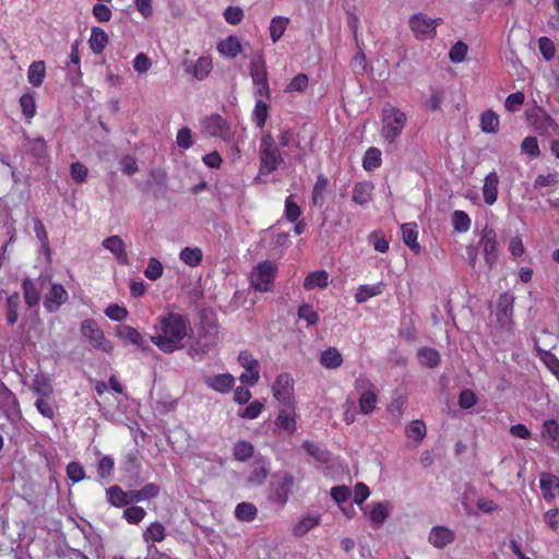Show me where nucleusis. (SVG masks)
<instances>
[{"label": "nucleus", "instance_id": "22", "mask_svg": "<svg viewBox=\"0 0 559 559\" xmlns=\"http://www.w3.org/2000/svg\"><path fill=\"white\" fill-rule=\"evenodd\" d=\"M103 247L109 250L120 264H128L126 245L119 236H110L103 241Z\"/></svg>", "mask_w": 559, "mask_h": 559}, {"label": "nucleus", "instance_id": "62", "mask_svg": "<svg viewBox=\"0 0 559 559\" xmlns=\"http://www.w3.org/2000/svg\"><path fill=\"white\" fill-rule=\"evenodd\" d=\"M264 408V404L259 400H254L249 403L242 411L239 412V416L245 419H255L260 416Z\"/></svg>", "mask_w": 559, "mask_h": 559}, {"label": "nucleus", "instance_id": "4", "mask_svg": "<svg viewBox=\"0 0 559 559\" xmlns=\"http://www.w3.org/2000/svg\"><path fill=\"white\" fill-rule=\"evenodd\" d=\"M277 271L278 269L274 261L264 260L259 262L250 272V287L260 293L271 292Z\"/></svg>", "mask_w": 559, "mask_h": 559}, {"label": "nucleus", "instance_id": "12", "mask_svg": "<svg viewBox=\"0 0 559 559\" xmlns=\"http://www.w3.org/2000/svg\"><path fill=\"white\" fill-rule=\"evenodd\" d=\"M513 306L514 297L509 293H503L499 296L497 302V321L502 329H510L513 324Z\"/></svg>", "mask_w": 559, "mask_h": 559}, {"label": "nucleus", "instance_id": "45", "mask_svg": "<svg viewBox=\"0 0 559 559\" xmlns=\"http://www.w3.org/2000/svg\"><path fill=\"white\" fill-rule=\"evenodd\" d=\"M117 335L120 338H122L133 345L142 346L144 344L143 335L136 329H134L130 325L119 326L118 331H117Z\"/></svg>", "mask_w": 559, "mask_h": 559}, {"label": "nucleus", "instance_id": "50", "mask_svg": "<svg viewBox=\"0 0 559 559\" xmlns=\"http://www.w3.org/2000/svg\"><path fill=\"white\" fill-rule=\"evenodd\" d=\"M302 448L309 455H311L319 462L325 463L329 461L330 453L325 448H322L310 440H305L302 442Z\"/></svg>", "mask_w": 559, "mask_h": 559}, {"label": "nucleus", "instance_id": "13", "mask_svg": "<svg viewBox=\"0 0 559 559\" xmlns=\"http://www.w3.org/2000/svg\"><path fill=\"white\" fill-rule=\"evenodd\" d=\"M296 419V405L285 406V408L280 409L274 420V425L280 432H285L288 436H293L297 430Z\"/></svg>", "mask_w": 559, "mask_h": 559}, {"label": "nucleus", "instance_id": "44", "mask_svg": "<svg viewBox=\"0 0 559 559\" xmlns=\"http://www.w3.org/2000/svg\"><path fill=\"white\" fill-rule=\"evenodd\" d=\"M108 501L110 504L122 508L129 504V493L123 491L118 485H114L107 489Z\"/></svg>", "mask_w": 559, "mask_h": 559}, {"label": "nucleus", "instance_id": "14", "mask_svg": "<svg viewBox=\"0 0 559 559\" xmlns=\"http://www.w3.org/2000/svg\"><path fill=\"white\" fill-rule=\"evenodd\" d=\"M479 246L483 248L484 258L489 269H492L498 260L497 235L493 229H484Z\"/></svg>", "mask_w": 559, "mask_h": 559}, {"label": "nucleus", "instance_id": "56", "mask_svg": "<svg viewBox=\"0 0 559 559\" xmlns=\"http://www.w3.org/2000/svg\"><path fill=\"white\" fill-rule=\"evenodd\" d=\"M389 516V504L385 502H379L372 506L369 513V519L374 524H382Z\"/></svg>", "mask_w": 559, "mask_h": 559}, {"label": "nucleus", "instance_id": "25", "mask_svg": "<svg viewBox=\"0 0 559 559\" xmlns=\"http://www.w3.org/2000/svg\"><path fill=\"white\" fill-rule=\"evenodd\" d=\"M217 51L223 56L236 58L242 51V46L237 36L229 35L225 39L218 41Z\"/></svg>", "mask_w": 559, "mask_h": 559}, {"label": "nucleus", "instance_id": "10", "mask_svg": "<svg viewBox=\"0 0 559 559\" xmlns=\"http://www.w3.org/2000/svg\"><path fill=\"white\" fill-rule=\"evenodd\" d=\"M238 361L247 371L240 376V381L251 386L258 383L260 379V364L255 358H253L251 353L248 350L240 352L238 355Z\"/></svg>", "mask_w": 559, "mask_h": 559}, {"label": "nucleus", "instance_id": "58", "mask_svg": "<svg viewBox=\"0 0 559 559\" xmlns=\"http://www.w3.org/2000/svg\"><path fill=\"white\" fill-rule=\"evenodd\" d=\"M164 266L162 262L156 258H150L146 269L144 270V275L150 281H157L163 276Z\"/></svg>", "mask_w": 559, "mask_h": 559}, {"label": "nucleus", "instance_id": "17", "mask_svg": "<svg viewBox=\"0 0 559 559\" xmlns=\"http://www.w3.org/2000/svg\"><path fill=\"white\" fill-rule=\"evenodd\" d=\"M40 280L41 278H38V281H34L27 277L22 281L24 301L28 308L38 306L40 301L43 288V282H40Z\"/></svg>", "mask_w": 559, "mask_h": 559}, {"label": "nucleus", "instance_id": "42", "mask_svg": "<svg viewBox=\"0 0 559 559\" xmlns=\"http://www.w3.org/2000/svg\"><path fill=\"white\" fill-rule=\"evenodd\" d=\"M269 104L263 99H257L252 111V120L260 129L264 128L269 118Z\"/></svg>", "mask_w": 559, "mask_h": 559}, {"label": "nucleus", "instance_id": "53", "mask_svg": "<svg viewBox=\"0 0 559 559\" xmlns=\"http://www.w3.org/2000/svg\"><path fill=\"white\" fill-rule=\"evenodd\" d=\"M426 424L420 419L411 421V424L405 428V435L408 438H413L417 441H421L426 437Z\"/></svg>", "mask_w": 559, "mask_h": 559}, {"label": "nucleus", "instance_id": "48", "mask_svg": "<svg viewBox=\"0 0 559 559\" xmlns=\"http://www.w3.org/2000/svg\"><path fill=\"white\" fill-rule=\"evenodd\" d=\"M26 151L33 157L40 159L47 154V143L43 136L27 140Z\"/></svg>", "mask_w": 559, "mask_h": 559}, {"label": "nucleus", "instance_id": "24", "mask_svg": "<svg viewBox=\"0 0 559 559\" xmlns=\"http://www.w3.org/2000/svg\"><path fill=\"white\" fill-rule=\"evenodd\" d=\"M206 324L209 325L207 331L197 341V346L203 354L209 353L215 346L218 333V325L215 322L207 321Z\"/></svg>", "mask_w": 559, "mask_h": 559}, {"label": "nucleus", "instance_id": "8", "mask_svg": "<svg viewBox=\"0 0 559 559\" xmlns=\"http://www.w3.org/2000/svg\"><path fill=\"white\" fill-rule=\"evenodd\" d=\"M272 393L275 400H277L284 406L296 405L294 379L288 372L280 373L273 384Z\"/></svg>", "mask_w": 559, "mask_h": 559}, {"label": "nucleus", "instance_id": "57", "mask_svg": "<svg viewBox=\"0 0 559 559\" xmlns=\"http://www.w3.org/2000/svg\"><path fill=\"white\" fill-rule=\"evenodd\" d=\"M309 85V78L305 73H299L294 76L285 87V93L299 92L304 93Z\"/></svg>", "mask_w": 559, "mask_h": 559}, {"label": "nucleus", "instance_id": "51", "mask_svg": "<svg viewBox=\"0 0 559 559\" xmlns=\"http://www.w3.org/2000/svg\"><path fill=\"white\" fill-rule=\"evenodd\" d=\"M539 486L545 498H552L554 495L551 493V489H559V477L549 473H544L540 476Z\"/></svg>", "mask_w": 559, "mask_h": 559}, {"label": "nucleus", "instance_id": "7", "mask_svg": "<svg viewBox=\"0 0 559 559\" xmlns=\"http://www.w3.org/2000/svg\"><path fill=\"white\" fill-rule=\"evenodd\" d=\"M81 333L94 348L108 354L112 352L114 346L111 342L105 337L103 330L94 319L82 321Z\"/></svg>", "mask_w": 559, "mask_h": 559}, {"label": "nucleus", "instance_id": "49", "mask_svg": "<svg viewBox=\"0 0 559 559\" xmlns=\"http://www.w3.org/2000/svg\"><path fill=\"white\" fill-rule=\"evenodd\" d=\"M289 24V19L285 16H274L270 24V37L273 43H276L284 35V32Z\"/></svg>", "mask_w": 559, "mask_h": 559}, {"label": "nucleus", "instance_id": "1", "mask_svg": "<svg viewBox=\"0 0 559 559\" xmlns=\"http://www.w3.org/2000/svg\"><path fill=\"white\" fill-rule=\"evenodd\" d=\"M192 331L188 316L168 311L157 317L151 342L163 353L171 354L185 347V340Z\"/></svg>", "mask_w": 559, "mask_h": 559}, {"label": "nucleus", "instance_id": "31", "mask_svg": "<svg viewBox=\"0 0 559 559\" xmlns=\"http://www.w3.org/2000/svg\"><path fill=\"white\" fill-rule=\"evenodd\" d=\"M320 364L325 369H337L343 364V356L336 347H329L321 353Z\"/></svg>", "mask_w": 559, "mask_h": 559}, {"label": "nucleus", "instance_id": "40", "mask_svg": "<svg viewBox=\"0 0 559 559\" xmlns=\"http://www.w3.org/2000/svg\"><path fill=\"white\" fill-rule=\"evenodd\" d=\"M420 364L428 368H436L440 364V354L431 347H421L417 350Z\"/></svg>", "mask_w": 559, "mask_h": 559}, {"label": "nucleus", "instance_id": "64", "mask_svg": "<svg viewBox=\"0 0 559 559\" xmlns=\"http://www.w3.org/2000/svg\"><path fill=\"white\" fill-rule=\"evenodd\" d=\"M468 47L467 45L459 40L456 41L449 51V58L454 63H460L464 61L466 55H467Z\"/></svg>", "mask_w": 559, "mask_h": 559}, {"label": "nucleus", "instance_id": "2", "mask_svg": "<svg viewBox=\"0 0 559 559\" xmlns=\"http://www.w3.org/2000/svg\"><path fill=\"white\" fill-rule=\"evenodd\" d=\"M381 136L389 143H394L406 127L407 116L391 103H384L381 110Z\"/></svg>", "mask_w": 559, "mask_h": 559}, {"label": "nucleus", "instance_id": "60", "mask_svg": "<svg viewBox=\"0 0 559 559\" xmlns=\"http://www.w3.org/2000/svg\"><path fill=\"white\" fill-rule=\"evenodd\" d=\"M542 438L555 442L559 438V425L555 419L545 420L542 426Z\"/></svg>", "mask_w": 559, "mask_h": 559}, {"label": "nucleus", "instance_id": "54", "mask_svg": "<svg viewBox=\"0 0 559 559\" xmlns=\"http://www.w3.org/2000/svg\"><path fill=\"white\" fill-rule=\"evenodd\" d=\"M33 223H34V233H35L37 239L40 241L43 250L47 254H50L49 238H48V233L46 230L45 225L38 217L33 218Z\"/></svg>", "mask_w": 559, "mask_h": 559}, {"label": "nucleus", "instance_id": "32", "mask_svg": "<svg viewBox=\"0 0 559 559\" xmlns=\"http://www.w3.org/2000/svg\"><path fill=\"white\" fill-rule=\"evenodd\" d=\"M20 304H21V297L17 292H14L7 298L5 317H7V323L10 326H13L19 320Z\"/></svg>", "mask_w": 559, "mask_h": 559}, {"label": "nucleus", "instance_id": "3", "mask_svg": "<svg viewBox=\"0 0 559 559\" xmlns=\"http://www.w3.org/2000/svg\"><path fill=\"white\" fill-rule=\"evenodd\" d=\"M259 160V173L261 175H270L274 173L284 163L283 155L270 132H265L261 136Z\"/></svg>", "mask_w": 559, "mask_h": 559}, {"label": "nucleus", "instance_id": "34", "mask_svg": "<svg viewBox=\"0 0 559 559\" xmlns=\"http://www.w3.org/2000/svg\"><path fill=\"white\" fill-rule=\"evenodd\" d=\"M479 126L485 133H497L499 131V116L492 110L487 109L480 115Z\"/></svg>", "mask_w": 559, "mask_h": 559}, {"label": "nucleus", "instance_id": "43", "mask_svg": "<svg viewBox=\"0 0 559 559\" xmlns=\"http://www.w3.org/2000/svg\"><path fill=\"white\" fill-rule=\"evenodd\" d=\"M258 515V509L253 503L240 502L236 506L235 516L241 522H252Z\"/></svg>", "mask_w": 559, "mask_h": 559}, {"label": "nucleus", "instance_id": "16", "mask_svg": "<svg viewBox=\"0 0 559 559\" xmlns=\"http://www.w3.org/2000/svg\"><path fill=\"white\" fill-rule=\"evenodd\" d=\"M204 131L215 138L225 139L229 134V126L221 115H212L203 121Z\"/></svg>", "mask_w": 559, "mask_h": 559}, {"label": "nucleus", "instance_id": "20", "mask_svg": "<svg viewBox=\"0 0 559 559\" xmlns=\"http://www.w3.org/2000/svg\"><path fill=\"white\" fill-rule=\"evenodd\" d=\"M185 66L186 72L192 74L199 81L205 80L213 70L212 58L209 56H202L194 63H185Z\"/></svg>", "mask_w": 559, "mask_h": 559}, {"label": "nucleus", "instance_id": "47", "mask_svg": "<svg viewBox=\"0 0 559 559\" xmlns=\"http://www.w3.org/2000/svg\"><path fill=\"white\" fill-rule=\"evenodd\" d=\"M32 390L38 394L39 397H49L52 394V386L46 374L35 376Z\"/></svg>", "mask_w": 559, "mask_h": 559}, {"label": "nucleus", "instance_id": "9", "mask_svg": "<svg viewBox=\"0 0 559 559\" xmlns=\"http://www.w3.org/2000/svg\"><path fill=\"white\" fill-rule=\"evenodd\" d=\"M295 485V478L292 474L285 473L278 483L271 485V492L269 499L280 508L286 506L289 495Z\"/></svg>", "mask_w": 559, "mask_h": 559}, {"label": "nucleus", "instance_id": "5", "mask_svg": "<svg viewBox=\"0 0 559 559\" xmlns=\"http://www.w3.org/2000/svg\"><path fill=\"white\" fill-rule=\"evenodd\" d=\"M250 76L255 87V96L269 99L271 97V91L267 81L266 64L262 55H257L250 60Z\"/></svg>", "mask_w": 559, "mask_h": 559}, {"label": "nucleus", "instance_id": "52", "mask_svg": "<svg viewBox=\"0 0 559 559\" xmlns=\"http://www.w3.org/2000/svg\"><path fill=\"white\" fill-rule=\"evenodd\" d=\"M452 225L455 231L466 233L471 228V218L462 210H456L452 214Z\"/></svg>", "mask_w": 559, "mask_h": 559}, {"label": "nucleus", "instance_id": "26", "mask_svg": "<svg viewBox=\"0 0 559 559\" xmlns=\"http://www.w3.org/2000/svg\"><path fill=\"white\" fill-rule=\"evenodd\" d=\"M108 43L109 37L103 28L98 26L92 27L88 44L94 53H102L105 50Z\"/></svg>", "mask_w": 559, "mask_h": 559}, {"label": "nucleus", "instance_id": "27", "mask_svg": "<svg viewBox=\"0 0 559 559\" xmlns=\"http://www.w3.org/2000/svg\"><path fill=\"white\" fill-rule=\"evenodd\" d=\"M373 185L369 181L357 182L353 188L352 199L356 204L365 205L372 199Z\"/></svg>", "mask_w": 559, "mask_h": 559}, {"label": "nucleus", "instance_id": "41", "mask_svg": "<svg viewBox=\"0 0 559 559\" xmlns=\"http://www.w3.org/2000/svg\"><path fill=\"white\" fill-rule=\"evenodd\" d=\"M382 153L378 147H369L362 158V167L365 170H373L381 166Z\"/></svg>", "mask_w": 559, "mask_h": 559}, {"label": "nucleus", "instance_id": "33", "mask_svg": "<svg viewBox=\"0 0 559 559\" xmlns=\"http://www.w3.org/2000/svg\"><path fill=\"white\" fill-rule=\"evenodd\" d=\"M378 404V392L376 390H370L367 392H361L358 397V406L359 412L364 415L371 414Z\"/></svg>", "mask_w": 559, "mask_h": 559}, {"label": "nucleus", "instance_id": "46", "mask_svg": "<svg viewBox=\"0 0 559 559\" xmlns=\"http://www.w3.org/2000/svg\"><path fill=\"white\" fill-rule=\"evenodd\" d=\"M382 294V283L374 285H360L355 294V300L357 304L366 302L369 298Z\"/></svg>", "mask_w": 559, "mask_h": 559}, {"label": "nucleus", "instance_id": "29", "mask_svg": "<svg viewBox=\"0 0 559 559\" xmlns=\"http://www.w3.org/2000/svg\"><path fill=\"white\" fill-rule=\"evenodd\" d=\"M402 234L404 243L415 253H419L421 250L420 245L417 241L418 230L416 223H406L402 225Z\"/></svg>", "mask_w": 559, "mask_h": 559}, {"label": "nucleus", "instance_id": "6", "mask_svg": "<svg viewBox=\"0 0 559 559\" xmlns=\"http://www.w3.org/2000/svg\"><path fill=\"white\" fill-rule=\"evenodd\" d=\"M442 19H432L425 13H416L409 17V27L418 40L432 39L437 35V26Z\"/></svg>", "mask_w": 559, "mask_h": 559}, {"label": "nucleus", "instance_id": "30", "mask_svg": "<svg viewBox=\"0 0 559 559\" xmlns=\"http://www.w3.org/2000/svg\"><path fill=\"white\" fill-rule=\"evenodd\" d=\"M329 285V274L324 270L309 273L304 281V288L312 290L314 288H325Z\"/></svg>", "mask_w": 559, "mask_h": 559}, {"label": "nucleus", "instance_id": "63", "mask_svg": "<svg viewBox=\"0 0 559 559\" xmlns=\"http://www.w3.org/2000/svg\"><path fill=\"white\" fill-rule=\"evenodd\" d=\"M146 515V511L142 507L131 506L124 509L123 518L130 524H139Z\"/></svg>", "mask_w": 559, "mask_h": 559}, {"label": "nucleus", "instance_id": "35", "mask_svg": "<svg viewBox=\"0 0 559 559\" xmlns=\"http://www.w3.org/2000/svg\"><path fill=\"white\" fill-rule=\"evenodd\" d=\"M179 259L188 266H199L203 261V252L199 247H186L179 253Z\"/></svg>", "mask_w": 559, "mask_h": 559}, {"label": "nucleus", "instance_id": "39", "mask_svg": "<svg viewBox=\"0 0 559 559\" xmlns=\"http://www.w3.org/2000/svg\"><path fill=\"white\" fill-rule=\"evenodd\" d=\"M321 516L320 515H308L304 516L298 523L293 527V534L296 537H302L310 530L314 528L320 524Z\"/></svg>", "mask_w": 559, "mask_h": 559}, {"label": "nucleus", "instance_id": "37", "mask_svg": "<svg viewBox=\"0 0 559 559\" xmlns=\"http://www.w3.org/2000/svg\"><path fill=\"white\" fill-rule=\"evenodd\" d=\"M254 454V447L247 440H239L233 447V455L236 461L247 462Z\"/></svg>", "mask_w": 559, "mask_h": 559}, {"label": "nucleus", "instance_id": "23", "mask_svg": "<svg viewBox=\"0 0 559 559\" xmlns=\"http://www.w3.org/2000/svg\"><path fill=\"white\" fill-rule=\"evenodd\" d=\"M535 348L537 350L539 359L545 364L547 369L554 373L559 369V359L551 353L554 346L546 347L540 344V340H535Z\"/></svg>", "mask_w": 559, "mask_h": 559}, {"label": "nucleus", "instance_id": "15", "mask_svg": "<svg viewBox=\"0 0 559 559\" xmlns=\"http://www.w3.org/2000/svg\"><path fill=\"white\" fill-rule=\"evenodd\" d=\"M270 472V461L262 455H257L252 463L251 472L247 477V484L260 486L264 484Z\"/></svg>", "mask_w": 559, "mask_h": 559}, {"label": "nucleus", "instance_id": "38", "mask_svg": "<svg viewBox=\"0 0 559 559\" xmlns=\"http://www.w3.org/2000/svg\"><path fill=\"white\" fill-rule=\"evenodd\" d=\"M46 75V64L44 61H34L27 71V80L34 87H39Z\"/></svg>", "mask_w": 559, "mask_h": 559}, {"label": "nucleus", "instance_id": "36", "mask_svg": "<svg viewBox=\"0 0 559 559\" xmlns=\"http://www.w3.org/2000/svg\"><path fill=\"white\" fill-rule=\"evenodd\" d=\"M142 537L146 543L163 542L166 538V528L160 522L155 521L147 526V528L143 532Z\"/></svg>", "mask_w": 559, "mask_h": 559}, {"label": "nucleus", "instance_id": "19", "mask_svg": "<svg viewBox=\"0 0 559 559\" xmlns=\"http://www.w3.org/2000/svg\"><path fill=\"white\" fill-rule=\"evenodd\" d=\"M204 383L212 390L226 394L233 390L235 378L230 373H219L205 377Z\"/></svg>", "mask_w": 559, "mask_h": 559}, {"label": "nucleus", "instance_id": "28", "mask_svg": "<svg viewBox=\"0 0 559 559\" xmlns=\"http://www.w3.org/2000/svg\"><path fill=\"white\" fill-rule=\"evenodd\" d=\"M329 187V179L323 175L319 174L312 188L311 201L317 207H322L325 202V192Z\"/></svg>", "mask_w": 559, "mask_h": 559}, {"label": "nucleus", "instance_id": "18", "mask_svg": "<svg viewBox=\"0 0 559 559\" xmlns=\"http://www.w3.org/2000/svg\"><path fill=\"white\" fill-rule=\"evenodd\" d=\"M428 539L433 547L443 549L454 542L455 534L447 526L437 525L431 528Z\"/></svg>", "mask_w": 559, "mask_h": 559}, {"label": "nucleus", "instance_id": "59", "mask_svg": "<svg viewBox=\"0 0 559 559\" xmlns=\"http://www.w3.org/2000/svg\"><path fill=\"white\" fill-rule=\"evenodd\" d=\"M20 106L25 118L32 119L36 115V103L32 93H24L21 96Z\"/></svg>", "mask_w": 559, "mask_h": 559}, {"label": "nucleus", "instance_id": "21", "mask_svg": "<svg viewBox=\"0 0 559 559\" xmlns=\"http://www.w3.org/2000/svg\"><path fill=\"white\" fill-rule=\"evenodd\" d=\"M499 192V176L492 170L484 179L483 195L484 201L488 205H493L497 202Z\"/></svg>", "mask_w": 559, "mask_h": 559}, {"label": "nucleus", "instance_id": "61", "mask_svg": "<svg viewBox=\"0 0 559 559\" xmlns=\"http://www.w3.org/2000/svg\"><path fill=\"white\" fill-rule=\"evenodd\" d=\"M298 318L305 320L308 325H316L319 322V314L313 310L312 306L302 304L298 307Z\"/></svg>", "mask_w": 559, "mask_h": 559}, {"label": "nucleus", "instance_id": "55", "mask_svg": "<svg viewBox=\"0 0 559 559\" xmlns=\"http://www.w3.org/2000/svg\"><path fill=\"white\" fill-rule=\"evenodd\" d=\"M521 152L530 157L536 159L540 155L538 141L535 136H526L521 143Z\"/></svg>", "mask_w": 559, "mask_h": 559}, {"label": "nucleus", "instance_id": "11", "mask_svg": "<svg viewBox=\"0 0 559 559\" xmlns=\"http://www.w3.org/2000/svg\"><path fill=\"white\" fill-rule=\"evenodd\" d=\"M69 299V294L63 285L53 283L44 297V308L48 313L57 312Z\"/></svg>", "mask_w": 559, "mask_h": 559}]
</instances>
